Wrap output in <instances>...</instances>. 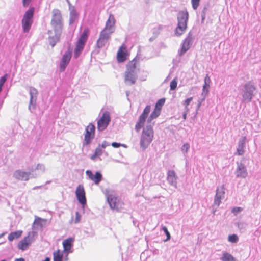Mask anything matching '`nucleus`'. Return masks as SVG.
<instances>
[{"instance_id":"obj_31","label":"nucleus","mask_w":261,"mask_h":261,"mask_svg":"<svg viewBox=\"0 0 261 261\" xmlns=\"http://www.w3.org/2000/svg\"><path fill=\"white\" fill-rule=\"evenodd\" d=\"M107 42H108V41L99 38L97 40L96 45L97 48H101L104 47Z\"/></svg>"},{"instance_id":"obj_58","label":"nucleus","mask_w":261,"mask_h":261,"mask_svg":"<svg viewBox=\"0 0 261 261\" xmlns=\"http://www.w3.org/2000/svg\"><path fill=\"white\" fill-rule=\"evenodd\" d=\"M40 187H41L40 186H36V187H34L33 188V190H36V189H38V188H40Z\"/></svg>"},{"instance_id":"obj_15","label":"nucleus","mask_w":261,"mask_h":261,"mask_svg":"<svg viewBox=\"0 0 261 261\" xmlns=\"http://www.w3.org/2000/svg\"><path fill=\"white\" fill-rule=\"evenodd\" d=\"M71 58V53L69 51H66L63 55L60 63L59 70L60 72H63L68 64H69Z\"/></svg>"},{"instance_id":"obj_45","label":"nucleus","mask_w":261,"mask_h":261,"mask_svg":"<svg viewBox=\"0 0 261 261\" xmlns=\"http://www.w3.org/2000/svg\"><path fill=\"white\" fill-rule=\"evenodd\" d=\"M81 216L78 212L75 213V219L74 220V223L76 224L80 222L81 220Z\"/></svg>"},{"instance_id":"obj_59","label":"nucleus","mask_w":261,"mask_h":261,"mask_svg":"<svg viewBox=\"0 0 261 261\" xmlns=\"http://www.w3.org/2000/svg\"><path fill=\"white\" fill-rule=\"evenodd\" d=\"M126 95H127V96H128V95H129L128 92H126Z\"/></svg>"},{"instance_id":"obj_14","label":"nucleus","mask_w":261,"mask_h":261,"mask_svg":"<svg viewBox=\"0 0 261 261\" xmlns=\"http://www.w3.org/2000/svg\"><path fill=\"white\" fill-rule=\"evenodd\" d=\"M75 194L79 202L84 206L86 204L85 192L83 186L79 185L76 189Z\"/></svg>"},{"instance_id":"obj_18","label":"nucleus","mask_w":261,"mask_h":261,"mask_svg":"<svg viewBox=\"0 0 261 261\" xmlns=\"http://www.w3.org/2000/svg\"><path fill=\"white\" fill-rule=\"evenodd\" d=\"M86 174L88 176L89 178L92 180L96 185L99 184L102 178V174L99 171L96 172L95 174L94 175L91 171L87 170L86 171Z\"/></svg>"},{"instance_id":"obj_39","label":"nucleus","mask_w":261,"mask_h":261,"mask_svg":"<svg viewBox=\"0 0 261 261\" xmlns=\"http://www.w3.org/2000/svg\"><path fill=\"white\" fill-rule=\"evenodd\" d=\"M243 211V208L241 207H233L232 210L231 212L235 215H237L239 213Z\"/></svg>"},{"instance_id":"obj_3","label":"nucleus","mask_w":261,"mask_h":261,"mask_svg":"<svg viewBox=\"0 0 261 261\" xmlns=\"http://www.w3.org/2000/svg\"><path fill=\"white\" fill-rule=\"evenodd\" d=\"M255 89V87L252 83L250 82L245 83L240 91L242 96L241 102L242 103H247L251 101L254 95Z\"/></svg>"},{"instance_id":"obj_21","label":"nucleus","mask_w":261,"mask_h":261,"mask_svg":"<svg viewBox=\"0 0 261 261\" xmlns=\"http://www.w3.org/2000/svg\"><path fill=\"white\" fill-rule=\"evenodd\" d=\"M225 192L223 190V187L218 188L216 191V195L214 199V202L213 206H219L221 199L224 197Z\"/></svg>"},{"instance_id":"obj_5","label":"nucleus","mask_w":261,"mask_h":261,"mask_svg":"<svg viewBox=\"0 0 261 261\" xmlns=\"http://www.w3.org/2000/svg\"><path fill=\"white\" fill-rule=\"evenodd\" d=\"M50 24L54 29V32H62L63 19L61 11L59 9H54L53 10Z\"/></svg>"},{"instance_id":"obj_53","label":"nucleus","mask_w":261,"mask_h":261,"mask_svg":"<svg viewBox=\"0 0 261 261\" xmlns=\"http://www.w3.org/2000/svg\"><path fill=\"white\" fill-rule=\"evenodd\" d=\"M96 157H99V156L97 155L95 152H94V153L91 155L90 158L91 160H94Z\"/></svg>"},{"instance_id":"obj_49","label":"nucleus","mask_w":261,"mask_h":261,"mask_svg":"<svg viewBox=\"0 0 261 261\" xmlns=\"http://www.w3.org/2000/svg\"><path fill=\"white\" fill-rule=\"evenodd\" d=\"M31 1L32 0H22L23 6L24 7H28L31 2Z\"/></svg>"},{"instance_id":"obj_55","label":"nucleus","mask_w":261,"mask_h":261,"mask_svg":"<svg viewBox=\"0 0 261 261\" xmlns=\"http://www.w3.org/2000/svg\"><path fill=\"white\" fill-rule=\"evenodd\" d=\"M188 112H187L185 110V112L182 115V117H183V119H186V116H187V114L188 113Z\"/></svg>"},{"instance_id":"obj_40","label":"nucleus","mask_w":261,"mask_h":261,"mask_svg":"<svg viewBox=\"0 0 261 261\" xmlns=\"http://www.w3.org/2000/svg\"><path fill=\"white\" fill-rule=\"evenodd\" d=\"M200 0H191L192 8L194 10H196L199 5Z\"/></svg>"},{"instance_id":"obj_13","label":"nucleus","mask_w":261,"mask_h":261,"mask_svg":"<svg viewBox=\"0 0 261 261\" xmlns=\"http://www.w3.org/2000/svg\"><path fill=\"white\" fill-rule=\"evenodd\" d=\"M193 40L194 38L191 33L190 32L189 33L182 43L181 50L179 53L180 56H182L189 50L192 44Z\"/></svg>"},{"instance_id":"obj_46","label":"nucleus","mask_w":261,"mask_h":261,"mask_svg":"<svg viewBox=\"0 0 261 261\" xmlns=\"http://www.w3.org/2000/svg\"><path fill=\"white\" fill-rule=\"evenodd\" d=\"M111 145L114 147V148H118L120 146H124V147H126V145H124V144H122L120 143H117V142H113L112 144H111Z\"/></svg>"},{"instance_id":"obj_42","label":"nucleus","mask_w":261,"mask_h":261,"mask_svg":"<svg viewBox=\"0 0 261 261\" xmlns=\"http://www.w3.org/2000/svg\"><path fill=\"white\" fill-rule=\"evenodd\" d=\"M177 81L175 79H173L170 84V90H174L177 87Z\"/></svg>"},{"instance_id":"obj_33","label":"nucleus","mask_w":261,"mask_h":261,"mask_svg":"<svg viewBox=\"0 0 261 261\" xmlns=\"http://www.w3.org/2000/svg\"><path fill=\"white\" fill-rule=\"evenodd\" d=\"M192 100H193V97H191L187 98L182 103L183 106L185 107V110L187 112H189V111L190 109L188 108V106L191 102Z\"/></svg>"},{"instance_id":"obj_19","label":"nucleus","mask_w":261,"mask_h":261,"mask_svg":"<svg viewBox=\"0 0 261 261\" xmlns=\"http://www.w3.org/2000/svg\"><path fill=\"white\" fill-rule=\"evenodd\" d=\"M178 179V177L176 175L175 172L173 170H170L167 172V180L168 183L174 187V188H177V180Z\"/></svg>"},{"instance_id":"obj_26","label":"nucleus","mask_w":261,"mask_h":261,"mask_svg":"<svg viewBox=\"0 0 261 261\" xmlns=\"http://www.w3.org/2000/svg\"><path fill=\"white\" fill-rule=\"evenodd\" d=\"M78 14L74 9H72L70 10V16H69V24L71 25L73 24L76 19L77 18Z\"/></svg>"},{"instance_id":"obj_16","label":"nucleus","mask_w":261,"mask_h":261,"mask_svg":"<svg viewBox=\"0 0 261 261\" xmlns=\"http://www.w3.org/2000/svg\"><path fill=\"white\" fill-rule=\"evenodd\" d=\"M31 172H25L17 170L13 173V177L17 180L27 181L31 177Z\"/></svg>"},{"instance_id":"obj_9","label":"nucleus","mask_w":261,"mask_h":261,"mask_svg":"<svg viewBox=\"0 0 261 261\" xmlns=\"http://www.w3.org/2000/svg\"><path fill=\"white\" fill-rule=\"evenodd\" d=\"M151 107L150 105L146 106L142 113L139 116V119L135 125V130L137 132H139L144 125L145 122L149 113L150 112Z\"/></svg>"},{"instance_id":"obj_6","label":"nucleus","mask_w":261,"mask_h":261,"mask_svg":"<svg viewBox=\"0 0 261 261\" xmlns=\"http://www.w3.org/2000/svg\"><path fill=\"white\" fill-rule=\"evenodd\" d=\"M35 8H30L24 13L22 19V27L24 33H28L30 31L33 23Z\"/></svg>"},{"instance_id":"obj_38","label":"nucleus","mask_w":261,"mask_h":261,"mask_svg":"<svg viewBox=\"0 0 261 261\" xmlns=\"http://www.w3.org/2000/svg\"><path fill=\"white\" fill-rule=\"evenodd\" d=\"M190 148V145L189 143H184L183 144V145L181 147V151L182 152L185 154L186 153H187V152L188 151L189 149Z\"/></svg>"},{"instance_id":"obj_41","label":"nucleus","mask_w":261,"mask_h":261,"mask_svg":"<svg viewBox=\"0 0 261 261\" xmlns=\"http://www.w3.org/2000/svg\"><path fill=\"white\" fill-rule=\"evenodd\" d=\"M236 226H238V228L240 230L244 229L246 228V224L243 221H240L236 223Z\"/></svg>"},{"instance_id":"obj_8","label":"nucleus","mask_w":261,"mask_h":261,"mask_svg":"<svg viewBox=\"0 0 261 261\" xmlns=\"http://www.w3.org/2000/svg\"><path fill=\"white\" fill-rule=\"evenodd\" d=\"M247 160L243 157L241 160L237 162V167L235 172V174L237 177L245 178L248 174L246 164Z\"/></svg>"},{"instance_id":"obj_57","label":"nucleus","mask_w":261,"mask_h":261,"mask_svg":"<svg viewBox=\"0 0 261 261\" xmlns=\"http://www.w3.org/2000/svg\"><path fill=\"white\" fill-rule=\"evenodd\" d=\"M50 258H49V257H46V258H45V259L44 260H43V261H50Z\"/></svg>"},{"instance_id":"obj_28","label":"nucleus","mask_w":261,"mask_h":261,"mask_svg":"<svg viewBox=\"0 0 261 261\" xmlns=\"http://www.w3.org/2000/svg\"><path fill=\"white\" fill-rule=\"evenodd\" d=\"M122 47V46L120 47L117 53V60L119 62H122L126 59L125 53L121 50Z\"/></svg>"},{"instance_id":"obj_25","label":"nucleus","mask_w":261,"mask_h":261,"mask_svg":"<svg viewBox=\"0 0 261 261\" xmlns=\"http://www.w3.org/2000/svg\"><path fill=\"white\" fill-rule=\"evenodd\" d=\"M113 33V31H109L108 30L104 29L100 33L99 37L102 39H105L108 41L110 38V34Z\"/></svg>"},{"instance_id":"obj_37","label":"nucleus","mask_w":261,"mask_h":261,"mask_svg":"<svg viewBox=\"0 0 261 261\" xmlns=\"http://www.w3.org/2000/svg\"><path fill=\"white\" fill-rule=\"evenodd\" d=\"M239 241V238L237 234L229 235V242L236 243Z\"/></svg>"},{"instance_id":"obj_22","label":"nucleus","mask_w":261,"mask_h":261,"mask_svg":"<svg viewBox=\"0 0 261 261\" xmlns=\"http://www.w3.org/2000/svg\"><path fill=\"white\" fill-rule=\"evenodd\" d=\"M32 234V236H33V232H30L29 233L28 236L25 237L23 239L21 240L19 243L18 244V247L19 249L24 251L29 246L31 243V239L30 238L31 234Z\"/></svg>"},{"instance_id":"obj_35","label":"nucleus","mask_w":261,"mask_h":261,"mask_svg":"<svg viewBox=\"0 0 261 261\" xmlns=\"http://www.w3.org/2000/svg\"><path fill=\"white\" fill-rule=\"evenodd\" d=\"M165 101V100L164 98H161L158 100L155 104V108L161 110V108L164 105Z\"/></svg>"},{"instance_id":"obj_32","label":"nucleus","mask_w":261,"mask_h":261,"mask_svg":"<svg viewBox=\"0 0 261 261\" xmlns=\"http://www.w3.org/2000/svg\"><path fill=\"white\" fill-rule=\"evenodd\" d=\"M89 30L88 29H85L82 33L79 39L82 40H83L85 42H86L88 37Z\"/></svg>"},{"instance_id":"obj_50","label":"nucleus","mask_w":261,"mask_h":261,"mask_svg":"<svg viewBox=\"0 0 261 261\" xmlns=\"http://www.w3.org/2000/svg\"><path fill=\"white\" fill-rule=\"evenodd\" d=\"M207 86H206L205 85H204L203 86V92H202V95H204V96H205V95L207 94V93H208V90L206 89V87Z\"/></svg>"},{"instance_id":"obj_24","label":"nucleus","mask_w":261,"mask_h":261,"mask_svg":"<svg viewBox=\"0 0 261 261\" xmlns=\"http://www.w3.org/2000/svg\"><path fill=\"white\" fill-rule=\"evenodd\" d=\"M62 32H55V35L49 36L48 41L49 44L54 47L57 42L59 40Z\"/></svg>"},{"instance_id":"obj_47","label":"nucleus","mask_w":261,"mask_h":261,"mask_svg":"<svg viewBox=\"0 0 261 261\" xmlns=\"http://www.w3.org/2000/svg\"><path fill=\"white\" fill-rule=\"evenodd\" d=\"M99 145L103 149H105L106 148V147L109 146L110 145V144L107 142L106 141H104L102 142L101 144H99Z\"/></svg>"},{"instance_id":"obj_11","label":"nucleus","mask_w":261,"mask_h":261,"mask_svg":"<svg viewBox=\"0 0 261 261\" xmlns=\"http://www.w3.org/2000/svg\"><path fill=\"white\" fill-rule=\"evenodd\" d=\"M107 201L112 210L118 211L121 207L120 199L114 194H109L107 196Z\"/></svg>"},{"instance_id":"obj_48","label":"nucleus","mask_w":261,"mask_h":261,"mask_svg":"<svg viewBox=\"0 0 261 261\" xmlns=\"http://www.w3.org/2000/svg\"><path fill=\"white\" fill-rule=\"evenodd\" d=\"M221 260L222 261H228V253H224L223 256L221 257Z\"/></svg>"},{"instance_id":"obj_36","label":"nucleus","mask_w":261,"mask_h":261,"mask_svg":"<svg viewBox=\"0 0 261 261\" xmlns=\"http://www.w3.org/2000/svg\"><path fill=\"white\" fill-rule=\"evenodd\" d=\"M162 229L164 232L167 237L166 239L164 240V242H167V241L169 240L171 238L170 234L168 231L167 228L166 226H163L162 227Z\"/></svg>"},{"instance_id":"obj_43","label":"nucleus","mask_w":261,"mask_h":261,"mask_svg":"<svg viewBox=\"0 0 261 261\" xmlns=\"http://www.w3.org/2000/svg\"><path fill=\"white\" fill-rule=\"evenodd\" d=\"M103 148H102L99 145L95 149V152L99 157L102 154L103 152Z\"/></svg>"},{"instance_id":"obj_54","label":"nucleus","mask_w":261,"mask_h":261,"mask_svg":"<svg viewBox=\"0 0 261 261\" xmlns=\"http://www.w3.org/2000/svg\"><path fill=\"white\" fill-rule=\"evenodd\" d=\"M229 261H237V260L231 255L229 254Z\"/></svg>"},{"instance_id":"obj_12","label":"nucleus","mask_w":261,"mask_h":261,"mask_svg":"<svg viewBox=\"0 0 261 261\" xmlns=\"http://www.w3.org/2000/svg\"><path fill=\"white\" fill-rule=\"evenodd\" d=\"M29 94L30 95V100L29 105V110L32 113L33 110L35 109L37 97L38 94L37 90L32 87L29 88Z\"/></svg>"},{"instance_id":"obj_44","label":"nucleus","mask_w":261,"mask_h":261,"mask_svg":"<svg viewBox=\"0 0 261 261\" xmlns=\"http://www.w3.org/2000/svg\"><path fill=\"white\" fill-rule=\"evenodd\" d=\"M36 170H40L41 172L43 173L45 171V166H44V165L39 164L37 165L36 168Z\"/></svg>"},{"instance_id":"obj_27","label":"nucleus","mask_w":261,"mask_h":261,"mask_svg":"<svg viewBox=\"0 0 261 261\" xmlns=\"http://www.w3.org/2000/svg\"><path fill=\"white\" fill-rule=\"evenodd\" d=\"M22 233V231L21 230H18V231L11 232L9 234V236L8 237V239L9 241H12L15 239H17V238H19L21 236Z\"/></svg>"},{"instance_id":"obj_1","label":"nucleus","mask_w":261,"mask_h":261,"mask_svg":"<svg viewBox=\"0 0 261 261\" xmlns=\"http://www.w3.org/2000/svg\"><path fill=\"white\" fill-rule=\"evenodd\" d=\"M160 113L161 110L154 108L147 119V125L143 129L140 141V147L143 150H145L152 141L154 135L153 130L154 123L152 124L151 122L153 119H156Z\"/></svg>"},{"instance_id":"obj_30","label":"nucleus","mask_w":261,"mask_h":261,"mask_svg":"<svg viewBox=\"0 0 261 261\" xmlns=\"http://www.w3.org/2000/svg\"><path fill=\"white\" fill-rule=\"evenodd\" d=\"M84 46L76 44L75 48L74 50V57L77 59L81 55L83 50Z\"/></svg>"},{"instance_id":"obj_61","label":"nucleus","mask_w":261,"mask_h":261,"mask_svg":"<svg viewBox=\"0 0 261 261\" xmlns=\"http://www.w3.org/2000/svg\"><path fill=\"white\" fill-rule=\"evenodd\" d=\"M1 261H6V260L5 259H3V260H2Z\"/></svg>"},{"instance_id":"obj_4","label":"nucleus","mask_w":261,"mask_h":261,"mask_svg":"<svg viewBox=\"0 0 261 261\" xmlns=\"http://www.w3.org/2000/svg\"><path fill=\"white\" fill-rule=\"evenodd\" d=\"M177 26L175 33L177 36L181 35L187 28L189 14L187 11H180L177 14Z\"/></svg>"},{"instance_id":"obj_2","label":"nucleus","mask_w":261,"mask_h":261,"mask_svg":"<svg viewBox=\"0 0 261 261\" xmlns=\"http://www.w3.org/2000/svg\"><path fill=\"white\" fill-rule=\"evenodd\" d=\"M136 60L134 59L127 65L124 76V82L126 85L135 84L137 79L138 69L136 67Z\"/></svg>"},{"instance_id":"obj_56","label":"nucleus","mask_w":261,"mask_h":261,"mask_svg":"<svg viewBox=\"0 0 261 261\" xmlns=\"http://www.w3.org/2000/svg\"><path fill=\"white\" fill-rule=\"evenodd\" d=\"M14 261H25V260L23 258H20L16 259Z\"/></svg>"},{"instance_id":"obj_23","label":"nucleus","mask_w":261,"mask_h":261,"mask_svg":"<svg viewBox=\"0 0 261 261\" xmlns=\"http://www.w3.org/2000/svg\"><path fill=\"white\" fill-rule=\"evenodd\" d=\"M115 23V19L114 16L112 14L109 15V18L107 20L105 29L109 31L113 32V27Z\"/></svg>"},{"instance_id":"obj_60","label":"nucleus","mask_w":261,"mask_h":261,"mask_svg":"<svg viewBox=\"0 0 261 261\" xmlns=\"http://www.w3.org/2000/svg\"><path fill=\"white\" fill-rule=\"evenodd\" d=\"M67 259H68V258H67H67H65V260H67Z\"/></svg>"},{"instance_id":"obj_17","label":"nucleus","mask_w":261,"mask_h":261,"mask_svg":"<svg viewBox=\"0 0 261 261\" xmlns=\"http://www.w3.org/2000/svg\"><path fill=\"white\" fill-rule=\"evenodd\" d=\"M74 241V239L73 238L70 237L64 240L63 242L64 252L67 254V256L69 253L73 252V250H72L71 248L73 245Z\"/></svg>"},{"instance_id":"obj_7","label":"nucleus","mask_w":261,"mask_h":261,"mask_svg":"<svg viewBox=\"0 0 261 261\" xmlns=\"http://www.w3.org/2000/svg\"><path fill=\"white\" fill-rule=\"evenodd\" d=\"M95 125L90 123L86 127L84 139L83 143L84 146L89 145L95 137Z\"/></svg>"},{"instance_id":"obj_52","label":"nucleus","mask_w":261,"mask_h":261,"mask_svg":"<svg viewBox=\"0 0 261 261\" xmlns=\"http://www.w3.org/2000/svg\"><path fill=\"white\" fill-rule=\"evenodd\" d=\"M210 80V77H208V76L207 75H206V76L204 79V82H205L204 85H205L206 86H207V87H209Z\"/></svg>"},{"instance_id":"obj_10","label":"nucleus","mask_w":261,"mask_h":261,"mask_svg":"<svg viewBox=\"0 0 261 261\" xmlns=\"http://www.w3.org/2000/svg\"><path fill=\"white\" fill-rule=\"evenodd\" d=\"M111 121L110 114L109 112L106 111L103 113L100 118L97 121V130L99 132H102L107 128Z\"/></svg>"},{"instance_id":"obj_34","label":"nucleus","mask_w":261,"mask_h":261,"mask_svg":"<svg viewBox=\"0 0 261 261\" xmlns=\"http://www.w3.org/2000/svg\"><path fill=\"white\" fill-rule=\"evenodd\" d=\"M43 220L40 217H38L37 216H35V220L34 221V223L33 224V227H35L36 226L37 227H42V225L41 223V221Z\"/></svg>"},{"instance_id":"obj_29","label":"nucleus","mask_w":261,"mask_h":261,"mask_svg":"<svg viewBox=\"0 0 261 261\" xmlns=\"http://www.w3.org/2000/svg\"><path fill=\"white\" fill-rule=\"evenodd\" d=\"M63 254L60 250H58L53 253L54 261H63Z\"/></svg>"},{"instance_id":"obj_51","label":"nucleus","mask_w":261,"mask_h":261,"mask_svg":"<svg viewBox=\"0 0 261 261\" xmlns=\"http://www.w3.org/2000/svg\"><path fill=\"white\" fill-rule=\"evenodd\" d=\"M85 43H86V42H85L83 40H81L79 38V39H78V40L77 41L76 44L77 45H81V46H84L85 44Z\"/></svg>"},{"instance_id":"obj_20","label":"nucleus","mask_w":261,"mask_h":261,"mask_svg":"<svg viewBox=\"0 0 261 261\" xmlns=\"http://www.w3.org/2000/svg\"><path fill=\"white\" fill-rule=\"evenodd\" d=\"M246 137H242L239 140L238 144L237 147V152L235 154L242 155L245 151Z\"/></svg>"}]
</instances>
